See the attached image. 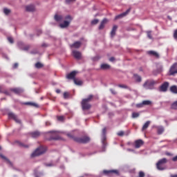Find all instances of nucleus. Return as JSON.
Instances as JSON below:
<instances>
[{
  "label": "nucleus",
  "mask_w": 177,
  "mask_h": 177,
  "mask_svg": "<svg viewBox=\"0 0 177 177\" xmlns=\"http://www.w3.org/2000/svg\"><path fill=\"white\" fill-rule=\"evenodd\" d=\"M66 136L73 140L74 142L78 144H87L90 142V138L88 136H83L81 138H77V131H73L71 132L67 133Z\"/></svg>",
  "instance_id": "nucleus-1"
},
{
  "label": "nucleus",
  "mask_w": 177,
  "mask_h": 177,
  "mask_svg": "<svg viewBox=\"0 0 177 177\" xmlns=\"http://www.w3.org/2000/svg\"><path fill=\"white\" fill-rule=\"evenodd\" d=\"M93 96L90 95L87 98L83 99L82 101V110H89L91 109V105L89 104L91 99H93Z\"/></svg>",
  "instance_id": "nucleus-2"
},
{
  "label": "nucleus",
  "mask_w": 177,
  "mask_h": 177,
  "mask_svg": "<svg viewBox=\"0 0 177 177\" xmlns=\"http://www.w3.org/2000/svg\"><path fill=\"white\" fill-rule=\"evenodd\" d=\"M48 148L46 147H38L35 152L31 154L32 158H35L39 156L46 152Z\"/></svg>",
  "instance_id": "nucleus-3"
},
{
  "label": "nucleus",
  "mask_w": 177,
  "mask_h": 177,
  "mask_svg": "<svg viewBox=\"0 0 177 177\" xmlns=\"http://www.w3.org/2000/svg\"><path fill=\"white\" fill-rule=\"evenodd\" d=\"M167 162H168V160L166 158L159 160L158 162L156 163V167H157L158 170L164 171L165 169V168L163 167V165L167 164Z\"/></svg>",
  "instance_id": "nucleus-4"
},
{
  "label": "nucleus",
  "mask_w": 177,
  "mask_h": 177,
  "mask_svg": "<svg viewBox=\"0 0 177 177\" xmlns=\"http://www.w3.org/2000/svg\"><path fill=\"white\" fill-rule=\"evenodd\" d=\"M156 84H157V82L153 80H149L145 82L143 86L145 89H153V86Z\"/></svg>",
  "instance_id": "nucleus-5"
},
{
  "label": "nucleus",
  "mask_w": 177,
  "mask_h": 177,
  "mask_svg": "<svg viewBox=\"0 0 177 177\" xmlns=\"http://www.w3.org/2000/svg\"><path fill=\"white\" fill-rule=\"evenodd\" d=\"M64 19H66V21H64V23L59 24V27L62 28H67L70 25L73 19V18L70 15H67Z\"/></svg>",
  "instance_id": "nucleus-6"
},
{
  "label": "nucleus",
  "mask_w": 177,
  "mask_h": 177,
  "mask_svg": "<svg viewBox=\"0 0 177 177\" xmlns=\"http://www.w3.org/2000/svg\"><path fill=\"white\" fill-rule=\"evenodd\" d=\"M176 74H177V62L174 63L169 71V75H176Z\"/></svg>",
  "instance_id": "nucleus-7"
},
{
  "label": "nucleus",
  "mask_w": 177,
  "mask_h": 177,
  "mask_svg": "<svg viewBox=\"0 0 177 177\" xmlns=\"http://www.w3.org/2000/svg\"><path fill=\"white\" fill-rule=\"evenodd\" d=\"M103 173L104 175L108 176H112L113 174L118 175V170H104Z\"/></svg>",
  "instance_id": "nucleus-8"
},
{
  "label": "nucleus",
  "mask_w": 177,
  "mask_h": 177,
  "mask_svg": "<svg viewBox=\"0 0 177 177\" xmlns=\"http://www.w3.org/2000/svg\"><path fill=\"white\" fill-rule=\"evenodd\" d=\"M169 82H164L160 86V92H167V89H168V87H169Z\"/></svg>",
  "instance_id": "nucleus-9"
},
{
  "label": "nucleus",
  "mask_w": 177,
  "mask_h": 177,
  "mask_svg": "<svg viewBox=\"0 0 177 177\" xmlns=\"http://www.w3.org/2000/svg\"><path fill=\"white\" fill-rule=\"evenodd\" d=\"M8 118L9 119H12L13 120H15L17 123L20 124V120H19L17 118V116L16 115H15V113H8Z\"/></svg>",
  "instance_id": "nucleus-10"
},
{
  "label": "nucleus",
  "mask_w": 177,
  "mask_h": 177,
  "mask_svg": "<svg viewBox=\"0 0 177 177\" xmlns=\"http://www.w3.org/2000/svg\"><path fill=\"white\" fill-rule=\"evenodd\" d=\"M18 46L24 50H28V49H30V46L28 45H25L24 43H23L22 41H19L18 42Z\"/></svg>",
  "instance_id": "nucleus-11"
},
{
  "label": "nucleus",
  "mask_w": 177,
  "mask_h": 177,
  "mask_svg": "<svg viewBox=\"0 0 177 177\" xmlns=\"http://www.w3.org/2000/svg\"><path fill=\"white\" fill-rule=\"evenodd\" d=\"M130 11H131V8H129L126 12H123L120 15H117L115 17V20H117V19H121V18L125 17L126 15H127L129 13Z\"/></svg>",
  "instance_id": "nucleus-12"
},
{
  "label": "nucleus",
  "mask_w": 177,
  "mask_h": 177,
  "mask_svg": "<svg viewBox=\"0 0 177 177\" xmlns=\"http://www.w3.org/2000/svg\"><path fill=\"white\" fill-rule=\"evenodd\" d=\"M72 54L77 59H80L82 58V53L80 51L73 50Z\"/></svg>",
  "instance_id": "nucleus-13"
},
{
  "label": "nucleus",
  "mask_w": 177,
  "mask_h": 177,
  "mask_svg": "<svg viewBox=\"0 0 177 177\" xmlns=\"http://www.w3.org/2000/svg\"><path fill=\"white\" fill-rule=\"evenodd\" d=\"M144 145V142L142 140H137L135 141V148L136 149H139L142 146H143Z\"/></svg>",
  "instance_id": "nucleus-14"
},
{
  "label": "nucleus",
  "mask_w": 177,
  "mask_h": 177,
  "mask_svg": "<svg viewBox=\"0 0 177 177\" xmlns=\"http://www.w3.org/2000/svg\"><path fill=\"white\" fill-rule=\"evenodd\" d=\"M10 92H13L15 95H20L23 93V90L19 88H10Z\"/></svg>",
  "instance_id": "nucleus-15"
},
{
  "label": "nucleus",
  "mask_w": 177,
  "mask_h": 177,
  "mask_svg": "<svg viewBox=\"0 0 177 177\" xmlns=\"http://www.w3.org/2000/svg\"><path fill=\"white\" fill-rule=\"evenodd\" d=\"M76 74H77V72L75 71H73L66 75V78L68 80H73V81H74V80H75V77Z\"/></svg>",
  "instance_id": "nucleus-16"
},
{
  "label": "nucleus",
  "mask_w": 177,
  "mask_h": 177,
  "mask_svg": "<svg viewBox=\"0 0 177 177\" xmlns=\"http://www.w3.org/2000/svg\"><path fill=\"white\" fill-rule=\"evenodd\" d=\"M30 134L32 138H38L41 136V132L38 131L31 132Z\"/></svg>",
  "instance_id": "nucleus-17"
},
{
  "label": "nucleus",
  "mask_w": 177,
  "mask_h": 177,
  "mask_svg": "<svg viewBox=\"0 0 177 177\" xmlns=\"http://www.w3.org/2000/svg\"><path fill=\"white\" fill-rule=\"evenodd\" d=\"M82 45V42L80 41H75L73 44H71L70 46L71 48H79Z\"/></svg>",
  "instance_id": "nucleus-18"
},
{
  "label": "nucleus",
  "mask_w": 177,
  "mask_h": 177,
  "mask_svg": "<svg viewBox=\"0 0 177 177\" xmlns=\"http://www.w3.org/2000/svg\"><path fill=\"white\" fill-rule=\"evenodd\" d=\"M158 135H162L165 131L164 127L162 126L156 127Z\"/></svg>",
  "instance_id": "nucleus-19"
},
{
  "label": "nucleus",
  "mask_w": 177,
  "mask_h": 177,
  "mask_svg": "<svg viewBox=\"0 0 177 177\" xmlns=\"http://www.w3.org/2000/svg\"><path fill=\"white\" fill-rule=\"evenodd\" d=\"M54 19L57 22H61L64 19L63 16L59 15H55L54 17Z\"/></svg>",
  "instance_id": "nucleus-20"
},
{
  "label": "nucleus",
  "mask_w": 177,
  "mask_h": 177,
  "mask_svg": "<svg viewBox=\"0 0 177 177\" xmlns=\"http://www.w3.org/2000/svg\"><path fill=\"white\" fill-rule=\"evenodd\" d=\"M26 10L28 12H33L35 10V7L33 5H30L26 7Z\"/></svg>",
  "instance_id": "nucleus-21"
},
{
  "label": "nucleus",
  "mask_w": 177,
  "mask_h": 177,
  "mask_svg": "<svg viewBox=\"0 0 177 177\" xmlns=\"http://www.w3.org/2000/svg\"><path fill=\"white\" fill-rule=\"evenodd\" d=\"M118 29V26L116 25L113 26L112 30L111 32V37H113L115 35L116 30Z\"/></svg>",
  "instance_id": "nucleus-22"
},
{
  "label": "nucleus",
  "mask_w": 177,
  "mask_h": 177,
  "mask_svg": "<svg viewBox=\"0 0 177 177\" xmlns=\"http://www.w3.org/2000/svg\"><path fill=\"white\" fill-rule=\"evenodd\" d=\"M150 124H151L150 121H147L142 128V131L147 130L149 128Z\"/></svg>",
  "instance_id": "nucleus-23"
},
{
  "label": "nucleus",
  "mask_w": 177,
  "mask_h": 177,
  "mask_svg": "<svg viewBox=\"0 0 177 177\" xmlns=\"http://www.w3.org/2000/svg\"><path fill=\"white\" fill-rule=\"evenodd\" d=\"M148 53L149 55H153V56L156 57V58H159L160 57L159 54L157 52H156V51L150 50V51L148 52Z\"/></svg>",
  "instance_id": "nucleus-24"
},
{
  "label": "nucleus",
  "mask_w": 177,
  "mask_h": 177,
  "mask_svg": "<svg viewBox=\"0 0 177 177\" xmlns=\"http://www.w3.org/2000/svg\"><path fill=\"white\" fill-rule=\"evenodd\" d=\"M107 21H108V20H107L106 19H104L102 20V21L101 22L100 26H99V29H100V30L103 29L104 27L105 24H106Z\"/></svg>",
  "instance_id": "nucleus-25"
},
{
  "label": "nucleus",
  "mask_w": 177,
  "mask_h": 177,
  "mask_svg": "<svg viewBox=\"0 0 177 177\" xmlns=\"http://www.w3.org/2000/svg\"><path fill=\"white\" fill-rule=\"evenodd\" d=\"M102 70H109L110 68V66L106 64H103L101 65Z\"/></svg>",
  "instance_id": "nucleus-26"
},
{
  "label": "nucleus",
  "mask_w": 177,
  "mask_h": 177,
  "mask_svg": "<svg viewBox=\"0 0 177 177\" xmlns=\"http://www.w3.org/2000/svg\"><path fill=\"white\" fill-rule=\"evenodd\" d=\"M170 91L173 93H177V86H172L170 87Z\"/></svg>",
  "instance_id": "nucleus-27"
},
{
  "label": "nucleus",
  "mask_w": 177,
  "mask_h": 177,
  "mask_svg": "<svg viewBox=\"0 0 177 177\" xmlns=\"http://www.w3.org/2000/svg\"><path fill=\"white\" fill-rule=\"evenodd\" d=\"M0 157L3 159L4 160H6L8 164L12 165V162H10V160H9V159H8L7 158L5 157V156L0 154Z\"/></svg>",
  "instance_id": "nucleus-28"
},
{
  "label": "nucleus",
  "mask_w": 177,
  "mask_h": 177,
  "mask_svg": "<svg viewBox=\"0 0 177 177\" xmlns=\"http://www.w3.org/2000/svg\"><path fill=\"white\" fill-rule=\"evenodd\" d=\"M142 104L143 106H150V104H151V102L149 100H144L142 102Z\"/></svg>",
  "instance_id": "nucleus-29"
},
{
  "label": "nucleus",
  "mask_w": 177,
  "mask_h": 177,
  "mask_svg": "<svg viewBox=\"0 0 177 177\" xmlns=\"http://www.w3.org/2000/svg\"><path fill=\"white\" fill-rule=\"evenodd\" d=\"M42 67H44V64H41V62H37L35 64L36 68H42Z\"/></svg>",
  "instance_id": "nucleus-30"
},
{
  "label": "nucleus",
  "mask_w": 177,
  "mask_h": 177,
  "mask_svg": "<svg viewBox=\"0 0 177 177\" xmlns=\"http://www.w3.org/2000/svg\"><path fill=\"white\" fill-rule=\"evenodd\" d=\"M134 77H135V78H136L137 82H141L142 79H141V77H140V76H139V75H137V74H135V75H134Z\"/></svg>",
  "instance_id": "nucleus-31"
},
{
  "label": "nucleus",
  "mask_w": 177,
  "mask_h": 177,
  "mask_svg": "<svg viewBox=\"0 0 177 177\" xmlns=\"http://www.w3.org/2000/svg\"><path fill=\"white\" fill-rule=\"evenodd\" d=\"M26 104L29 106H32L33 107H39L38 104L34 102H27Z\"/></svg>",
  "instance_id": "nucleus-32"
},
{
  "label": "nucleus",
  "mask_w": 177,
  "mask_h": 177,
  "mask_svg": "<svg viewBox=\"0 0 177 177\" xmlns=\"http://www.w3.org/2000/svg\"><path fill=\"white\" fill-rule=\"evenodd\" d=\"M171 109H173L174 110H177V101L174 102L171 106Z\"/></svg>",
  "instance_id": "nucleus-33"
},
{
  "label": "nucleus",
  "mask_w": 177,
  "mask_h": 177,
  "mask_svg": "<svg viewBox=\"0 0 177 177\" xmlns=\"http://www.w3.org/2000/svg\"><path fill=\"white\" fill-rule=\"evenodd\" d=\"M74 83L75 84V85H82V82L80 80H77V79H74Z\"/></svg>",
  "instance_id": "nucleus-34"
},
{
  "label": "nucleus",
  "mask_w": 177,
  "mask_h": 177,
  "mask_svg": "<svg viewBox=\"0 0 177 177\" xmlns=\"http://www.w3.org/2000/svg\"><path fill=\"white\" fill-rule=\"evenodd\" d=\"M10 9H8V8H4L3 9V12L6 15H8L10 13Z\"/></svg>",
  "instance_id": "nucleus-35"
},
{
  "label": "nucleus",
  "mask_w": 177,
  "mask_h": 177,
  "mask_svg": "<svg viewBox=\"0 0 177 177\" xmlns=\"http://www.w3.org/2000/svg\"><path fill=\"white\" fill-rule=\"evenodd\" d=\"M139 115H140V114H139L138 113L133 112V113H132V118H133V119L138 118V117H139Z\"/></svg>",
  "instance_id": "nucleus-36"
},
{
  "label": "nucleus",
  "mask_w": 177,
  "mask_h": 177,
  "mask_svg": "<svg viewBox=\"0 0 177 177\" xmlns=\"http://www.w3.org/2000/svg\"><path fill=\"white\" fill-rule=\"evenodd\" d=\"M119 88H122L123 89H129V87L125 84H118Z\"/></svg>",
  "instance_id": "nucleus-37"
},
{
  "label": "nucleus",
  "mask_w": 177,
  "mask_h": 177,
  "mask_svg": "<svg viewBox=\"0 0 177 177\" xmlns=\"http://www.w3.org/2000/svg\"><path fill=\"white\" fill-rule=\"evenodd\" d=\"M138 177H145V174L144 173V171H139Z\"/></svg>",
  "instance_id": "nucleus-38"
},
{
  "label": "nucleus",
  "mask_w": 177,
  "mask_h": 177,
  "mask_svg": "<svg viewBox=\"0 0 177 177\" xmlns=\"http://www.w3.org/2000/svg\"><path fill=\"white\" fill-rule=\"evenodd\" d=\"M117 135H118L119 137H122V136H124V132L122 131H119V132L117 133Z\"/></svg>",
  "instance_id": "nucleus-39"
},
{
  "label": "nucleus",
  "mask_w": 177,
  "mask_h": 177,
  "mask_svg": "<svg viewBox=\"0 0 177 177\" xmlns=\"http://www.w3.org/2000/svg\"><path fill=\"white\" fill-rule=\"evenodd\" d=\"M8 41L10 43V44H13L15 42V41L13 40V38L12 37H8Z\"/></svg>",
  "instance_id": "nucleus-40"
},
{
  "label": "nucleus",
  "mask_w": 177,
  "mask_h": 177,
  "mask_svg": "<svg viewBox=\"0 0 177 177\" xmlns=\"http://www.w3.org/2000/svg\"><path fill=\"white\" fill-rule=\"evenodd\" d=\"M1 93H4L5 95H7L8 96H10V91H8V90L2 91Z\"/></svg>",
  "instance_id": "nucleus-41"
},
{
  "label": "nucleus",
  "mask_w": 177,
  "mask_h": 177,
  "mask_svg": "<svg viewBox=\"0 0 177 177\" xmlns=\"http://www.w3.org/2000/svg\"><path fill=\"white\" fill-rule=\"evenodd\" d=\"M99 20L98 19H94L91 21V24L95 25L98 23Z\"/></svg>",
  "instance_id": "nucleus-42"
},
{
  "label": "nucleus",
  "mask_w": 177,
  "mask_h": 177,
  "mask_svg": "<svg viewBox=\"0 0 177 177\" xmlns=\"http://www.w3.org/2000/svg\"><path fill=\"white\" fill-rule=\"evenodd\" d=\"M174 39H177V28H176V30H174Z\"/></svg>",
  "instance_id": "nucleus-43"
},
{
  "label": "nucleus",
  "mask_w": 177,
  "mask_h": 177,
  "mask_svg": "<svg viewBox=\"0 0 177 177\" xmlns=\"http://www.w3.org/2000/svg\"><path fill=\"white\" fill-rule=\"evenodd\" d=\"M147 36L149 39H152V36H151V31H148L147 32Z\"/></svg>",
  "instance_id": "nucleus-44"
},
{
  "label": "nucleus",
  "mask_w": 177,
  "mask_h": 177,
  "mask_svg": "<svg viewBox=\"0 0 177 177\" xmlns=\"http://www.w3.org/2000/svg\"><path fill=\"white\" fill-rule=\"evenodd\" d=\"M57 120H58V121L62 122L64 120V117L63 116H58Z\"/></svg>",
  "instance_id": "nucleus-45"
},
{
  "label": "nucleus",
  "mask_w": 177,
  "mask_h": 177,
  "mask_svg": "<svg viewBox=\"0 0 177 177\" xmlns=\"http://www.w3.org/2000/svg\"><path fill=\"white\" fill-rule=\"evenodd\" d=\"M49 133H52V134H54V135H55V136L57 135V131H50Z\"/></svg>",
  "instance_id": "nucleus-46"
},
{
  "label": "nucleus",
  "mask_w": 177,
  "mask_h": 177,
  "mask_svg": "<svg viewBox=\"0 0 177 177\" xmlns=\"http://www.w3.org/2000/svg\"><path fill=\"white\" fill-rule=\"evenodd\" d=\"M68 93L67 92L64 93V97L66 99V97H68Z\"/></svg>",
  "instance_id": "nucleus-47"
},
{
  "label": "nucleus",
  "mask_w": 177,
  "mask_h": 177,
  "mask_svg": "<svg viewBox=\"0 0 177 177\" xmlns=\"http://www.w3.org/2000/svg\"><path fill=\"white\" fill-rule=\"evenodd\" d=\"M110 91L111 92V93H112L113 95H116V92H115L113 88H111V89H110Z\"/></svg>",
  "instance_id": "nucleus-48"
},
{
  "label": "nucleus",
  "mask_w": 177,
  "mask_h": 177,
  "mask_svg": "<svg viewBox=\"0 0 177 177\" xmlns=\"http://www.w3.org/2000/svg\"><path fill=\"white\" fill-rule=\"evenodd\" d=\"M173 162H177V155L172 158Z\"/></svg>",
  "instance_id": "nucleus-49"
},
{
  "label": "nucleus",
  "mask_w": 177,
  "mask_h": 177,
  "mask_svg": "<svg viewBox=\"0 0 177 177\" xmlns=\"http://www.w3.org/2000/svg\"><path fill=\"white\" fill-rule=\"evenodd\" d=\"M75 0H66V3H70L71 2H74Z\"/></svg>",
  "instance_id": "nucleus-50"
},
{
  "label": "nucleus",
  "mask_w": 177,
  "mask_h": 177,
  "mask_svg": "<svg viewBox=\"0 0 177 177\" xmlns=\"http://www.w3.org/2000/svg\"><path fill=\"white\" fill-rule=\"evenodd\" d=\"M106 128H104L102 129V134L104 136L106 134Z\"/></svg>",
  "instance_id": "nucleus-51"
},
{
  "label": "nucleus",
  "mask_w": 177,
  "mask_h": 177,
  "mask_svg": "<svg viewBox=\"0 0 177 177\" xmlns=\"http://www.w3.org/2000/svg\"><path fill=\"white\" fill-rule=\"evenodd\" d=\"M20 145L22 147H24V148H28V145H24V144H20Z\"/></svg>",
  "instance_id": "nucleus-52"
},
{
  "label": "nucleus",
  "mask_w": 177,
  "mask_h": 177,
  "mask_svg": "<svg viewBox=\"0 0 177 177\" xmlns=\"http://www.w3.org/2000/svg\"><path fill=\"white\" fill-rule=\"evenodd\" d=\"M165 155L167 156H173L172 153H169V152H166Z\"/></svg>",
  "instance_id": "nucleus-53"
},
{
  "label": "nucleus",
  "mask_w": 177,
  "mask_h": 177,
  "mask_svg": "<svg viewBox=\"0 0 177 177\" xmlns=\"http://www.w3.org/2000/svg\"><path fill=\"white\" fill-rule=\"evenodd\" d=\"M137 107H142L143 105V102L140 103V104H138L137 105Z\"/></svg>",
  "instance_id": "nucleus-54"
},
{
  "label": "nucleus",
  "mask_w": 177,
  "mask_h": 177,
  "mask_svg": "<svg viewBox=\"0 0 177 177\" xmlns=\"http://www.w3.org/2000/svg\"><path fill=\"white\" fill-rule=\"evenodd\" d=\"M18 66H19V64H17V63H15V64H14V66H13V68H17Z\"/></svg>",
  "instance_id": "nucleus-55"
},
{
  "label": "nucleus",
  "mask_w": 177,
  "mask_h": 177,
  "mask_svg": "<svg viewBox=\"0 0 177 177\" xmlns=\"http://www.w3.org/2000/svg\"><path fill=\"white\" fill-rule=\"evenodd\" d=\"M109 60H110L111 62H113V61L115 60V58H114L113 57H111L109 59Z\"/></svg>",
  "instance_id": "nucleus-56"
},
{
  "label": "nucleus",
  "mask_w": 177,
  "mask_h": 177,
  "mask_svg": "<svg viewBox=\"0 0 177 177\" xmlns=\"http://www.w3.org/2000/svg\"><path fill=\"white\" fill-rule=\"evenodd\" d=\"M41 46L42 47H46V46H48V44L44 43V44H41Z\"/></svg>",
  "instance_id": "nucleus-57"
},
{
  "label": "nucleus",
  "mask_w": 177,
  "mask_h": 177,
  "mask_svg": "<svg viewBox=\"0 0 177 177\" xmlns=\"http://www.w3.org/2000/svg\"><path fill=\"white\" fill-rule=\"evenodd\" d=\"M162 71V66H161L159 69H158V73H161Z\"/></svg>",
  "instance_id": "nucleus-58"
},
{
  "label": "nucleus",
  "mask_w": 177,
  "mask_h": 177,
  "mask_svg": "<svg viewBox=\"0 0 177 177\" xmlns=\"http://www.w3.org/2000/svg\"><path fill=\"white\" fill-rule=\"evenodd\" d=\"M46 126H50V122H46Z\"/></svg>",
  "instance_id": "nucleus-59"
},
{
  "label": "nucleus",
  "mask_w": 177,
  "mask_h": 177,
  "mask_svg": "<svg viewBox=\"0 0 177 177\" xmlns=\"http://www.w3.org/2000/svg\"><path fill=\"white\" fill-rule=\"evenodd\" d=\"M171 177H177V174L171 175Z\"/></svg>",
  "instance_id": "nucleus-60"
},
{
  "label": "nucleus",
  "mask_w": 177,
  "mask_h": 177,
  "mask_svg": "<svg viewBox=\"0 0 177 177\" xmlns=\"http://www.w3.org/2000/svg\"><path fill=\"white\" fill-rule=\"evenodd\" d=\"M56 92H57V93H60V90L57 89V90H56Z\"/></svg>",
  "instance_id": "nucleus-61"
},
{
  "label": "nucleus",
  "mask_w": 177,
  "mask_h": 177,
  "mask_svg": "<svg viewBox=\"0 0 177 177\" xmlns=\"http://www.w3.org/2000/svg\"><path fill=\"white\" fill-rule=\"evenodd\" d=\"M165 122L166 123L167 126H168V122H167V120H165Z\"/></svg>",
  "instance_id": "nucleus-62"
},
{
  "label": "nucleus",
  "mask_w": 177,
  "mask_h": 177,
  "mask_svg": "<svg viewBox=\"0 0 177 177\" xmlns=\"http://www.w3.org/2000/svg\"><path fill=\"white\" fill-rule=\"evenodd\" d=\"M2 92V87L0 86V93Z\"/></svg>",
  "instance_id": "nucleus-63"
},
{
  "label": "nucleus",
  "mask_w": 177,
  "mask_h": 177,
  "mask_svg": "<svg viewBox=\"0 0 177 177\" xmlns=\"http://www.w3.org/2000/svg\"><path fill=\"white\" fill-rule=\"evenodd\" d=\"M35 177H39V176H38V175H36Z\"/></svg>",
  "instance_id": "nucleus-64"
}]
</instances>
